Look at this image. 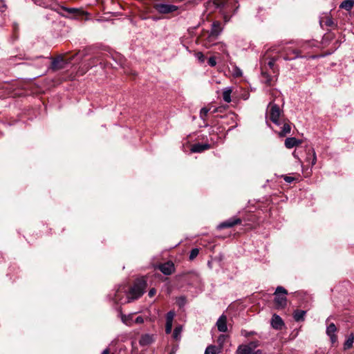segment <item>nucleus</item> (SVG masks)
Returning <instances> with one entry per match:
<instances>
[{
  "mask_svg": "<svg viewBox=\"0 0 354 354\" xmlns=\"http://www.w3.org/2000/svg\"><path fill=\"white\" fill-rule=\"evenodd\" d=\"M147 287V283L144 279L136 281L133 287L128 290L124 285L120 286L115 290L113 295H110L111 299L116 304H124L140 297Z\"/></svg>",
  "mask_w": 354,
  "mask_h": 354,
  "instance_id": "f257e3e1",
  "label": "nucleus"
},
{
  "mask_svg": "<svg viewBox=\"0 0 354 354\" xmlns=\"http://www.w3.org/2000/svg\"><path fill=\"white\" fill-rule=\"evenodd\" d=\"M287 290L282 286L277 287L274 292V304L277 309L284 308L287 304Z\"/></svg>",
  "mask_w": 354,
  "mask_h": 354,
  "instance_id": "f03ea898",
  "label": "nucleus"
},
{
  "mask_svg": "<svg viewBox=\"0 0 354 354\" xmlns=\"http://www.w3.org/2000/svg\"><path fill=\"white\" fill-rule=\"evenodd\" d=\"M260 346V342L258 340L252 341L248 344L239 346L237 354H254V349Z\"/></svg>",
  "mask_w": 354,
  "mask_h": 354,
  "instance_id": "7ed1b4c3",
  "label": "nucleus"
},
{
  "mask_svg": "<svg viewBox=\"0 0 354 354\" xmlns=\"http://www.w3.org/2000/svg\"><path fill=\"white\" fill-rule=\"evenodd\" d=\"M269 106L270 109V120L274 123L277 126H280L282 124L281 121V111L280 110L279 106L277 104L270 103Z\"/></svg>",
  "mask_w": 354,
  "mask_h": 354,
  "instance_id": "20e7f679",
  "label": "nucleus"
},
{
  "mask_svg": "<svg viewBox=\"0 0 354 354\" xmlns=\"http://www.w3.org/2000/svg\"><path fill=\"white\" fill-rule=\"evenodd\" d=\"M216 50L215 53L218 55L217 59L221 61H227L230 58V53L227 49V46L223 42L216 44Z\"/></svg>",
  "mask_w": 354,
  "mask_h": 354,
  "instance_id": "39448f33",
  "label": "nucleus"
},
{
  "mask_svg": "<svg viewBox=\"0 0 354 354\" xmlns=\"http://www.w3.org/2000/svg\"><path fill=\"white\" fill-rule=\"evenodd\" d=\"M239 5L236 0H223L221 3L222 10H227V12L235 14Z\"/></svg>",
  "mask_w": 354,
  "mask_h": 354,
  "instance_id": "423d86ee",
  "label": "nucleus"
},
{
  "mask_svg": "<svg viewBox=\"0 0 354 354\" xmlns=\"http://www.w3.org/2000/svg\"><path fill=\"white\" fill-rule=\"evenodd\" d=\"M154 8L160 14H169L178 10V6L167 3H157Z\"/></svg>",
  "mask_w": 354,
  "mask_h": 354,
  "instance_id": "0eeeda50",
  "label": "nucleus"
},
{
  "mask_svg": "<svg viewBox=\"0 0 354 354\" xmlns=\"http://www.w3.org/2000/svg\"><path fill=\"white\" fill-rule=\"evenodd\" d=\"M241 223V220L240 218L233 217V218H230L227 219V221L222 222L221 223H220L218 225L217 227H218V229H220V230L224 229V228H230V227H232L235 225L239 224Z\"/></svg>",
  "mask_w": 354,
  "mask_h": 354,
  "instance_id": "6e6552de",
  "label": "nucleus"
},
{
  "mask_svg": "<svg viewBox=\"0 0 354 354\" xmlns=\"http://www.w3.org/2000/svg\"><path fill=\"white\" fill-rule=\"evenodd\" d=\"M175 316V312L170 310L166 315L165 333L169 334L172 330L173 320Z\"/></svg>",
  "mask_w": 354,
  "mask_h": 354,
  "instance_id": "1a4fd4ad",
  "label": "nucleus"
},
{
  "mask_svg": "<svg viewBox=\"0 0 354 354\" xmlns=\"http://www.w3.org/2000/svg\"><path fill=\"white\" fill-rule=\"evenodd\" d=\"M271 326L276 330H281L284 326V322L279 315L274 314L271 319Z\"/></svg>",
  "mask_w": 354,
  "mask_h": 354,
  "instance_id": "9d476101",
  "label": "nucleus"
},
{
  "mask_svg": "<svg viewBox=\"0 0 354 354\" xmlns=\"http://www.w3.org/2000/svg\"><path fill=\"white\" fill-rule=\"evenodd\" d=\"M217 328L218 331L225 333L227 330V317L225 315H222L219 317L218 319L216 324Z\"/></svg>",
  "mask_w": 354,
  "mask_h": 354,
  "instance_id": "9b49d317",
  "label": "nucleus"
},
{
  "mask_svg": "<svg viewBox=\"0 0 354 354\" xmlns=\"http://www.w3.org/2000/svg\"><path fill=\"white\" fill-rule=\"evenodd\" d=\"M223 31V28L221 27V24L218 21H215L212 24V28L209 31L211 33V37H218Z\"/></svg>",
  "mask_w": 354,
  "mask_h": 354,
  "instance_id": "f8f14e48",
  "label": "nucleus"
},
{
  "mask_svg": "<svg viewBox=\"0 0 354 354\" xmlns=\"http://www.w3.org/2000/svg\"><path fill=\"white\" fill-rule=\"evenodd\" d=\"M160 270L165 275L171 274L174 270L173 263L169 261L159 266Z\"/></svg>",
  "mask_w": 354,
  "mask_h": 354,
  "instance_id": "ddd939ff",
  "label": "nucleus"
},
{
  "mask_svg": "<svg viewBox=\"0 0 354 354\" xmlns=\"http://www.w3.org/2000/svg\"><path fill=\"white\" fill-rule=\"evenodd\" d=\"M154 342V336L150 334L142 335L139 340V344L142 346H148Z\"/></svg>",
  "mask_w": 354,
  "mask_h": 354,
  "instance_id": "4468645a",
  "label": "nucleus"
},
{
  "mask_svg": "<svg viewBox=\"0 0 354 354\" xmlns=\"http://www.w3.org/2000/svg\"><path fill=\"white\" fill-rule=\"evenodd\" d=\"M210 148V145L209 144H201L196 143L192 146L191 151L192 153H201Z\"/></svg>",
  "mask_w": 354,
  "mask_h": 354,
  "instance_id": "2eb2a0df",
  "label": "nucleus"
},
{
  "mask_svg": "<svg viewBox=\"0 0 354 354\" xmlns=\"http://www.w3.org/2000/svg\"><path fill=\"white\" fill-rule=\"evenodd\" d=\"M301 140H297V138L294 137L287 138L285 140V146L288 149H291L294 147L297 146L298 145L301 144Z\"/></svg>",
  "mask_w": 354,
  "mask_h": 354,
  "instance_id": "dca6fc26",
  "label": "nucleus"
},
{
  "mask_svg": "<svg viewBox=\"0 0 354 354\" xmlns=\"http://www.w3.org/2000/svg\"><path fill=\"white\" fill-rule=\"evenodd\" d=\"M64 67V60L62 57H57L53 60L51 68L53 71L62 69Z\"/></svg>",
  "mask_w": 354,
  "mask_h": 354,
  "instance_id": "f3484780",
  "label": "nucleus"
},
{
  "mask_svg": "<svg viewBox=\"0 0 354 354\" xmlns=\"http://www.w3.org/2000/svg\"><path fill=\"white\" fill-rule=\"evenodd\" d=\"M232 92V88L230 86L225 87L223 88V99L225 102L230 103L232 101V99H231Z\"/></svg>",
  "mask_w": 354,
  "mask_h": 354,
  "instance_id": "a211bd4d",
  "label": "nucleus"
},
{
  "mask_svg": "<svg viewBox=\"0 0 354 354\" xmlns=\"http://www.w3.org/2000/svg\"><path fill=\"white\" fill-rule=\"evenodd\" d=\"M354 6V0H344L339 5V8L344 9L346 11L352 10Z\"/></svg>",
  "mask_w": 354,
  "mask_h": 354,
  "instance_id": "6ab92c4d",
  "label": "nucleus"
},
{
  "mask_svg": "<svg viewBox=\"0 0 354 354\" xmlns=\"http://www.w3.org/2000/svg\"><path fill=\"white\" fill-rule=\"evenodd\" d=\"M306 311L302 310H297L293 313V317L296 322H301L304 320V317Z\"/></svg>",
  "mask_w": 354,
  "mask_h": 354,
  "instance_id": "aec40b11",
  "label": "nucleus"
},
{
  "mask_svg": "<svg viewBox=\"0 0 354 354\" xmlns=\"http://www.w3.org/2000/svg\"><path fill=\"white\" fill-rule=\"evenodd\" d=\"M217 38V37H211V33L209 32L208 36L204 40V46L207 48H210L212 46L214 45V42Z\"/></svg>",
  "mask_w": 354,
  "mask_h": 354,
  "instance_id": "412c9836",
  "label": "nucleus"
},
{
  "mask_svg": "<svg viewBox=\"0 0 354 354\" xmlns=\"http://www.w3.org/2000/svg\"><path fill=\"white\" fill-rule=\"evenodd\" d=\"M221 348L217 347L214 345H209L206 348L205 351V354H218L221 352Z\"/></svg>",
  "mask_w": 354,
  "mask_h": 354,
  "instance_id": "4be33fe9",
  "label": "nucleus"
},
{
  "mask_svg": "<svg viewBox=\"0 0 354 354\" xmlns=\"http://www.w3.org/2000/svg\"><path fill=\"white\" fill-rule=\"evenodd\" d=\"M283 126L281 127V131L279 132L280 136H285L286 134L289 133L290 132L291 128L290 124L288 122H284L282 124Z\"/></svg>",
  "mask_w": 354,
  "mask_h": 354,
  "instance_id": "5701e85b",
  "label": "nucleus"
},
{
  "mask_svg": "<svg viewBox=\"0 0 354 354\" xmlns=\"http://www.w3.org/2000/svg\"><path fill=\"white\" fill-rule=\"evenodd\" d=\"M353 341H354V335H353V334H351L348 337L347 339L345 341V342L344 344V350L350 349L353 346Z\"/></svg>",
  "mask_w": 354,
  "mask_h": 354,
  "instance_id": "b1692460",
  "label": "nucleus"
},
{
  "mask_svg": "<svg viewBox=\"0 0 354 354\" xmlns=\"http://www.w3.org/2000/svg\"><path fill=\"white\" fill-rule=\"evenodd\" d=\"M291 54L294 55L293 57H291L290 56V53H287L286 56H284L283 59L285 60H292V59H296L297 57H299V54H300V52L297 50H292L291 51Z\"/></svg>",
  "mask_w": 354,
  "mask_h": 354,
  "instance_id": "393cba45",
  "label": "nucleus"
},
{
  "mask_svg": "<svg viewBox=\"0 0 354 354\" xmlns=\"http://www.w3.org/2000/svg\"><path fill=\"white\" fill-rule=\"evenodd\" d=\"M183 330L182 326H176L173 332V338L176 340H178L180 338V335Z\"/></svg>",
  "mask_w": 354,
  "mask_h": 354,
  "instance_id": "a878e982",
  "label": "nucleus"
},
{
  "mask_svg": "<svg viewBox=\"0 0 354 354\" xmlns=\"http://www.w3.org/2000/svg\"><path fill=\"white\" fill-rule=\"evenodd\" d=\"M336 331H337L336 326L335 325V324L331 323L327 326L326 333L327 335H335Z\"/></svg>",
  "mask_w": 354,
  "mask_h": 354,
  "instance_id": "bb28decb",
  "label": "nucleus"
},
{
  "mask_svg": "<svg viewBox=\"0 0 354 354\" xmlns=\"http://www.w3.org/2000/svg\"><path fill=\"white\" fill-rule=\"evenodd\" d=\"M309 156H312V158H311V162H310V164H311V166H313V165H315V163H316V162H317V156H316V153H315V151H314V149H311V152H310V153H309ZM307 160H308V161H310V157H309V158L308 157V158H307Z\"/></svg>",
  "mask_w": 354,
  "mask_h": 354,
  "instance_id": "cd10ccee",
  "label": "nucleus"
},
{
  "mask_svg": "<svg viewBox=\"0 0 354 354\" xmlns=\"http://www.w3.org/2000/svg\"><path fill=\"white\" fill-rule=\"evenodd\" d=\"M45 59L46 57L43 56L37 57L36 60L37 61V63L35 64V66L38 68H41L44 64Z\"/></svg>",
  "mask_w": 354,
  "mask_h": 354,
  "instance_id": "c85d7f7f",
  "label": "nucleus"
},
{
  "mask_svg": "<svg viewBox=\"0 0 354 354\" xmlns=\"http://www.w3.org/2000/svg\"><path fill=\"white\" fill-rule=\"evenodd\" d=\"M132 315H129L128 316L124 315L122 317V320L123 323H124L127 326H131L132 325Z\"/></svg>",
  "mask_w": 354,
  "mask_h": 354,
  "instance_id": "c756f323",
  "label": "nucleus"
},
{
  "mask_svg": "<svg viewBox=\"0 0 354 354\" xmlns=\"http://www.w3.org/2000/svg\"><path fill=\"white\" fill-rule=\"evenodd\" d=\"M227 338V335H221L218 336V345H219V348H221V349H222L223 346V344L226 340V339Z\"/></svg>",
  "mask_w": 354,
  "mask_h": 354,
  "instance_id": "7c9ffc66",
  "label": "nucleus"
},
{
  "mask_svg": "<svg viewBox=\"0 0 354 354\" xmlns=\"http://www.w3.org/2000/svg\"><path fill=\"white\" fill-rule=\"evenodd\" d=\"M222 14L225 22H228L234 15L232 12H227V10H222Z\"/></svg>",
  "mask_w": 354,
  "mask_h": 354,
  "instance_id": "2f4dec72",
  "label": "nucleus"
},
{
  "mask_svg": "<svg viewBox=\"0 0 354 354\" xmlns=\"http://www.w3.org/2000/svg\"><path fill=\"white\" fill-rule=\"evenodd\" d=\"M199 254V250L198 248H194L191 250L189 254V259L193 260Z\"/></svg>",
  "mask_w": 354,
  "mask_h": 354,
  "instance_id": "473e14b6",
  "label": "nucleus"
},
{
  "mask_svg": "<svg viewBox=\"0 0 354 354\" xmlns=\"http://www.w3.org/2000/svg\"><path fill=\"white\" fill-rule=\"evenodd\" d=\"M195 57L200 63H203L205 62V55H203V53L202 52H197L195 54Z\"/></svg>",
  "mask_w": 354,
  "mask_h": 354,
  "instance_id": "72a5a7b5",
  "label": "nucleus"
},
{
  "mask_svg": "<svg viewBox=\"0 0 354 354\" xmlns=\"http://www.w3.org/2000/svg\"><path fill=\"white\" fill-rule=\"evenodd\" d=\"M209 112V109H206V108H203L201 109V111H200V117L201 119H203V120H205V117L207 116V113Z\"/></svg>",
  "mask_w": 354,
  "mask_h": 354,
  "instance_id": "f704fd0d",
  "label": "nucleus"
},
{
  "mask_svg": "<svg viewBox=\"0 0 354 354\" xmlns=\"http://www.w3.org/2000/svg\"><path fill=\"white\" fill-rule=\"evenodd\" d=\"M216 59L217 57H210L208 59V64L212 67L215 66L216 65Z\"/></svg>",
  "mask_w": 354,
  "mask_h": 354,
  "instance_id": "c9c22d12",
  "label": "nucleus"
},
{
  "mask_svg": "<svg viewBox=\"0 0 354 354\" xmlns=\"http://www.w3.org/2000/svg\"><path fill=\"white\" fill-rule=\"evenodd\" d=\"M263 76L265 77V81H266V84L270 86L272 84L271 82H272V77L267 74V73H263Z\"/></svg>",
  "mask_w": 354,
  "mask_h": 354,
  "instance_id": "e433bc0d",
  "label": "nucleus"
},
{
  "mask_svg": "<svg viewBox=\"0 0 354 354\" xmlns=\"http://www.w3.org/2000/svg\"><path fill=\"white\" fill-rule=\"evenodd\" d=\"M277 59V58H275V57H271V58L270 59V60H269V61H268V65L269 66V67H270V68H273V67H274V64H275V62H276Z\"/></svg>",
  "mask_w": 354,
  "mask_h": 354,
  "instance_id": "4c0bfd02",
  "label": "nucleus"
},
{
  "mask_svg": "<svg viewBox=\"0 0 354 354\" xmlns=\"http://www.w3.org/2000/svg\"><path fill=\"white\" fill-rule=\"evenodd\" d=\"M7 6L3 0H0V12H3L6 11Z\"/></svg>",
  "mask_w": 354,
  "mask_h": 354,
  "instance_id": "58836bf2",
  "label": "nucleus"
},
{
  "mask_svg": "<svg viewBox=\"0 0 354 354\" xmlns=\"http://www.w3.org/2000/svg\"><path fill=\"white\" fill-rule=\"evenodd\" d=\"M185 302H186V299H185V297H180L178 298V299H177V303L180 306H184Z\"/></svg>",
  "mask_w": 354,
  "mask_h": 354,
  "instance_id": "ea45409f",
  "label": "nucleus"
},
{
  "mask_svg": "<svg viewBox=\"0 0 354 354\" xmlns=\"http://www.w3.org/2000/svg\"><path fill=\"white\" fill-rule=\"evenodd\" d=\"M282 177H283V180L288 183H291L292 182H293L295 180L294 177L288 176H283Z\"/></svg>",
  "mask_w": 354,
  "mask_h": 354,
  "instance_id": "a19ab883",
  "label": "nucleus"
},
{
  "mask_svg": "<svg viewBox=\"0 0 354 354\" xmlns=\"http://www.w3.org/2000/svg\"><path fill=\"white\" fill-rule=\"evenodd\" d=\"M234 75L236 77L241 76L242 75L241 70L236 66L234 68Z\"/></svg>",
  "mask_w": 354,
  "mask_h": 354,
  "instance_id": "79ce46f5",
  "label": "nucleus"
},
{
  "mask_svg": "<svg viewBox=\"0 0 354 354\" xmlns=\"http://www.w3.org/2000/svg\"><path fill=\"white\" fill-rule=\"evenodd\" d=\"M62 8L64 10H66L69 13H75L77 10L76 8H66V7H62Z\"/></svg>",
  "mask_w": 354,
  "mask_h": 354,
  "instance_id": "37998d69",
  "label": "nucleus"
},
{
  "mask_svg": "<svg viewBox=\"0 0 354 354\" xmlns=\"http://www.w3.org/2000/svg\"><path fill=\"white\" fill-rule=\"evenodd\" d=\"M254 333V332L253 331H251V332H248L246 330H242L241 331V335L245 336V337H249L250 335H252Z\"/></svg>",
  "mask_w": 354,
  "mask_h": 354,
  "instance_id": "c03bdc74",
  "label": "nucleus"
},
{
  "mask_svg": "<svg viewBox=\"0 0 354 354\" xmlns=\"http://www.w3.org/2000/svg\"><path fill=\"white\" fill-rule=\"evenodd\" d=\"M135 323L136 324H142L144 322V319L141 316H138L135 319Z\"/></svg>",
  "mask_w": 354,
  "mask_h": 354,
  "instance_id": "a18cd8bd",
  "label": "nucleus"
},
{
  "mask_svg": "<svg viewBox=\"0 0 354 354\" xmlns=\"http://www.w3.org/2000/svg\"><path fill=\"white\" fill-rule=\"evenodd\" d=\"M329 337H330V342L334 344L337 342V335L335 334V335H328Z\"/></svg>",
  "mask_w": 354,
  "mask_h": 354,
  "instance_id": "49530a36",
  "label": "nucleus"
},
{
  "mask_svg": "<svg viewBox=\"0 0 354 354\" xmlns=\"http://www.w3.org/2000/svg\"><path fill=\"white\" fill-rule=\"evenodd\" d=\"M156 290L155 288H151L149 291V293H148V295L149 297H152L154 296V295L156 294Z\"/></svg>",
  "mask_w": 354,
  "mask_h": 354,
  "instance_id": "de8ad7c7",
  "label": "nucleus"
},
{
  "mask_svg": "<svg viewBox=\"0 0 354 354\" xmlns=\"http://www.w3.org/2000/svg\"><path fill=\"white\" fill-rule=\"evenodd\" d=\"M326 26H333L334 23H333V19H330V18L327 19H326Z\"/></svg>",
  "mask_w": 354,
  "mask_h": 354,
  "instance_id": "09e8293b",
  "label": "nucleus"
},
{
  "mask_svg": "<svg viewBox=\"0 0 354 354\" xmlns=\"http://www.w3.org/2000/svg\"><path fill=\"white\" fill-rule=\"evenodd\" d=\"M109 348H105L101 354H109Z\"/></svg>",
  "mask_w": 354,
  "mask_h": 354,
  "instance_id": "8fccbe9b",
  "label": "nucleus"
},
{
  "mask_svg": "<svg viewBox=\"0 0 354 354\" xmlns=\"http://www.w3.org/2000/svg\"><path fill=\"white\" fill-rule=\"evenodd\" d=\"M254 354H262V351L259 349H258V350L254 349Z\"/></svg>",
  "mask_w": 354,
  "mask_h": 354,
  "instance_id": "3c124183",
  "label": "nucleus"
},
{
  "mask_svg": "<svg viewBox=\"0 0 354 354\" xmlns=\"http://www.w3.org/2000/svg\"><path fill=\"white\" fill-rule=\"evenodd\" d=\"M293 156H294L295 157H296V156H297V154H295V152H294V153H293Z\"/></svg>",
  "mask_w": 354,
  "mask_h": 354,
  "instance_id": "603ef678",
  "label": "nucleus"
}]
</instances>
